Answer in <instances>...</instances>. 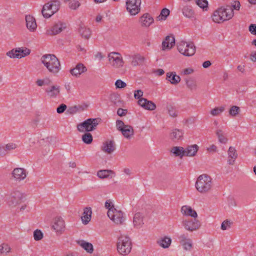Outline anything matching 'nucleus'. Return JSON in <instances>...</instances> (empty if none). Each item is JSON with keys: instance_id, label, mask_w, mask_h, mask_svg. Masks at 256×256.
<instances>
[{"instance_id": "1", "label": "nucleus", "mask_w": 256, "mask_h": 256, "mask_svg": "<svg viewBox=\"0 0 256 256\" xmlns=\"http://www.w3.org/2000/svg\"><path fill=\"white\" fill-rule=\"evenodd\" d=\"M100 121L101 119L100 118H90L77 125V128L79 132H83L85 131L86 132L82 137V140L84 143L88 144L92 142V136L88 132L96 130Z\"/></svg>"}, {"instance_id": "2", "label": "nucleus", "mask_w": 256, "mask_h": 256, "mask_svg": "<svg viewBox=\"0 0 256 256\" xmlns=\"http://www.w3.org/2000/svg\"><path fill=\"white\" fill-rule=\"evenodd\" d=\"M234 15L233 8L228 5L221 6L215 10L212 16L214 22L222 23L230 20Z\"/></svg>"}, {"instance_id": "3", "label": "nucleus", "mask_w": 256, "mask_h": 256, "mask_svg": "<svg viewBox=\"0 0 256 256\" xmlns=\"http://www.w3.org/2000/svg\"><path fill=\"white\" fill-rule=\"evenodd\" d=\"M41 62L48 72L54 74H57L61 69L60 62L54 54H48L42 56Z\"/></svg>"}, {"instance_id": "4", "label": "nucleus", "mask_w": 256, "mask_h": 256, "mask_svg": "<svg viewBox=\"0 0 256 256\" xmlns=\"http://www.w3.org/2000/svg\"><path fill=\"white\" fill-rule=\"evenodd\" d=\"M212 186V178L206 174L200 175L196 182V188L201 194H206L210 192Z\"/></svg>"}, {"instance_id": "5", "label": "nucleus", "mask_w": 256, "mask_h": 256, "mask_svg": "<svg viewBox=\"0 0 256 256\" xmlns=\"http://www.w3.org/2000/svg\"><path fill=\"white\" fill-rule=\"evenodd\" d=\"M117 249L120 254H128L132 250V242L130 238L124 235L119 236L117 242Z\"/></svg>"}, {"instance_id": "6", "label": "nucleus", "mask_w": 256, "mask_h": 256, "mask_svg": "<svg viewBox=\"0 0 256 256\" xmlns=\"http://www.w3.org/2000/svg\"><path fill=\"white\" fill-rule=\"evenodd\" d=\"M24 198L23 193L19 190H14L7 196V204L9 206L14 208L21 204Z\"/></svg>"}, {"instance_id": "7", "label": "nucleus", "mask_w": 256, "mask_h": 256, "mask_svg": "<svg viewBox=\"0 0 256 256\" xmlns=\"http://www.w3.org/2000/svg\"><path fill=\"white\" fill-rule=\"evenodd\" d=\"M60 2L56 0H52L46 4L42 10V14L44 18H49L58 11Z\"/></svg>"}, {"instance_id": "8", "label": "nucleus", "mask_w": 256, "mask_h": 256, "mask_svg": "<svg viewBox=\"0 0 256 256\" xmlns=\"http://www.w3.org/2000/svg\"><path fill=\"white\" fill-rule=\"evenodd\" d=\"M178 52L186 56H193L196 52V46L192 42L181 41L177 45Z\"/></svg>"}, {"instance_id": "9", "label": "nucleus", "mask_w": 256, "mask_h": 256, "mask_svg": "<svg viewBox=\"0 0 256 256\" xmlns=\"http://www.w3.org/2000/svg\"><path fill=\"white\" fill-rule=\"evenodd\" d=\"M108 216L116 224H122L125 220L124 213L112 206L108 211Z\"/></svg>"}, {"instance_id": "10", "label": "nucleus", "mask_w": 256, "mask_h": 256, "mask_svg": "<svg viewBox=\"0 0 256 256\" xmlns=\"http://www.w3.org/2000/svg\"><path fill=\"white\" fill-rule=\"evenodd\" d=\"M182 224L184 229L190 232H193L200 228L201 226L200 222L196 219L184 218Z\"/></svg>"}, {"instance_id": "11", "label": "nucleus", "mask_w": 256, "mask_h": 256, "mask_svg": "<svg viewBox=\"0 0 256 256\" xmlns=\"http://www.w3.org/2000/svg\"><path fill=\"white\" fill-rule=\"evenodd\" d=\"M142 0H126V8L131 16H135L140 11Z\"/></svg>"}, {"instance_id": "12", "label": "nucleus", "mask_w": 256, "mask_h": 256, "mask_svg": "<svg viewBox=\"0 0 256 256\" xmlns=\"http://www.w3.org/2000/svg\"><path fill=\"white\" fill-rule=\"evenodd\" d=\"M30 50L28 48L24 49L22 48H13L8 52L6 55L12 58H21L30 54Z\"/></svg>"}, {"instance_id": "13", "label": "nucleus", "mask_w": 256, "mask_h": 256, "mask_svg": "<svg viewBox=\"0 0 256 256\" xmlns=\"http://www.w3.org/2000/svg\"><path fill=\"white\" fill-rule=\"evenodd\" d=\"M28 172L23 168H16L11 173V178L16 182L24 180L28 175Z\"/></svg>"}, {"instance_id": "14", "label": "nucleus", "mask_w": 256, "mask_h": 256, "mask_svg": "<svg viewBox=\"0 0 256 256\" xmlns=\"http://www.w3.org/2000/svg\"><path fill=\"white\" fill-rule=\"evenodd\" d=\"M108 60L112 66L118 68L123 66L124 62L121 54L118 52H112L108 55Z\"/></svg>"}, {"instance_id": "15", "label": "nucleus", "mask_w": 256, "mask_h": 256, "mask_svg": "<svg viewBox=\"0 0 256 256\" xmlns=\"http://www.w3.org/2000/svg\"><path fill=\"white\" fill-rule=\"evenodd\" d=\"M60 86L57 84H53V83L46 87L44 91L46 95L50 98H56L60 94Z\"/></svg>"}, {"instance_id": "16", "label": "nucleus", "mask_w": 256, "mask_h": 256, "mask_svg": "<svg viewBox=\"0 0 256 256\" xmlns=\"http://www.w3.org/2000/svg\"><path fill=\"white\" fill-rule=\"evenodd\" d=\"M52 228L58 233L62 234L65 229V222L60 216L56 217L53 220Z\"/></svg>"}, {"instance_id": "17", "label": "nucleus", "mask_w": 256, "mask_h": 256, "mask_svg": "<svg viewBox=\"0 0 256 256\" xmlns=\"http://www.w3.org/2000/svg\"><path fill=\"white\" fill-rule=\"evenodd\" d=\"M66 28V24L64 23L58 22L55 24L51 28L46 30V34L48 36L57 34L62 32Z\"/></svg>"}, {"instance_id": "18", "label": "nucleus", "mask_w": 256, "mask_h": 256, "mask_svg": "<svg viewBox=\"0 0 256 256\" xmlns=\"http://www.w3.org/2000/svg\"><path fill=\"white\" fill-rule=\"evenodd\" d=\"M101 150L108 154H111L116 150V144L114 140H107L104 142Z\"/></svg>"}, {"instance_id": "19", "label": "nucleus", "mask_w": 256, "mask_h": 256, "mask_svg": "<svg viewBox=\"0 0 256 256\" xmlns=\"http://www.w3.org/2000/svg\"><path fill=\"white\" fill-rule=\"evenodd\" d=\"M138 104L144 109L148 110H153L156 108V104L152 101L148 100L145 98H141L138 101Z\"/></svg>"}, {"instance_id": "20", "label": "nucleus", "mask_w": 256, "mask_h": 256, "mask_svg": "<svg viewBox=\"0 0 256 256\" xmlns=\"http://www.w3.org/2000/svg\"><path fill=\"white\" fill-rule=\"evenodd\" d=\"M184 134L182 130L174 128L170 134V138L174 142H178L183 139Z\"/></svg>"}, {"instance_id": "21", "label": "nucleus", "mask_w": 256, "mask_h": 256, "mask_svg": "<svg viewBox=\"0 0 256 256\" xmlns=\"http://www.w3.org/2000/svg\"><path fill=\"white\" fill-rule=\"evenodd\" d=\"M25 20L27 28L30 32H34L37 28L35 18L33 16L28 14L26 16Z\"/></svg>"}, {"instance_id": "22", "label": "nucleus", "mask_w": 256, "mask_h": 256, "mask_svg": "<svg viewBox=\"0 0 256 256\" xmlns=\"http://www.w3.org/2000/svg\"><path fill=\"white\" fill-rule=\"evenodd\" d=\"M87 70L86 67L82 63L78 64L76 67L70 70V73L73 76L78 77L82 74Z\"/></svg>"}, {"instance_id": "23", "label": "nucleus", "mask_w": 256, "mask_h": 256, "mask_svg": "<svg viewBox=\"0 0 256 256\" xmlns=\"http://www.w3.org/2000/svg\"><path fill=\"white\" fill-rule=\"evenodd\" d=\"M180 211L182 214L184 216H191L194 218H196L198 216V214L196 211L188 206H182L181 208Z\"/></svg>"}, {"instance_id": "24", "label": "nucleus", "mask_w": 256, "mask_h": 256, "mask_svg": "<svg viewBox=\"0 0 256 256\" xmlns=\"http://www.w3.org/2000/svg\"><path fill=\"white\" fill-rule=\"evenodd\" d=\"M142 26L148 27L154 22V18L148 13L144 14L140 19Z\"/></svg>"}, {"instance_id": "25", "label": "nucleus", "mask_w": 256, "mask_h": 256, "mask_svg": "<svg viewBox=\"0 0 256 256\" xmlns=\"http://www.w3.org/2000/svg\"><path fill=\"white\" fill-rule=\"evenodd\" d=\"M175 39L173 36H166L165 40L162 43V50H165L166 49H171L174 45Z\"/></svg>"}, {"instance_id": "26", "label": "nucleus", "mask_w": 256, "mask_h": 256, "mask_svg": "<svg viewBox=\"0 0 256 256\" xmlns=\"http://www.w3.org/2000/svg\"><path fill=\"white\" fill-rule=\"evenodd\" d=\"M228 163L230 165H234L235 160L238 157V154L236 148L232 146H230L228 152Z\"/></svg>"}, {"instance_id": "27", "label": "nucleus", "mask_w": 256, "mask_h": 256, "mask_svg": "<svg viewBox=\"0 0 256 256\" xmlns=\"http://www.w3.org/2000/svg\"><path fill=\"white\" fill-rule=\"evenodd\" d=\"M182 11L183 15L188 18L192 19L195 18V12L190 6H183Z\"/></svg>"}, {"instance_id": "28", "label": "nucleus", "mask_w": 256, "mask_h": 256, "mask_svg": "<svg viewBox=\"0 0 256 256\" xmlns=\"http://www.w3.org/2000/svg\"><path fill=\"white\" fill-rule=\"evenodd\" d=\"M92 211L90 207H86L84 209L81 219L84 224H87L91 220Z\"/></svg>"}, {"instance_id": "29", "label": "nucleus", "mask_w": 256, "mask_h": 256, "mask_svg": "<svg viewBox=\"0 0 256 256\" xmlns=\"http://www.w3.org/2000/svg\"><path fill=\"white\" fill-rule=\"evenodd\" d=\"M198 150V146L196 144L188 146L184 149L185 156H194L196 154Z\"/></svg>"}, {"instance_id": "30", "label": "nucleus", "mask_w": 256, "mask_h": 256, "mask_svg": "<svg viewBox=\"0 0 256 256\" xmlns=\"http://www.w3.org/2000/svg\"><path fill=\"white\" fill-rule=\"evenodd\" d=\"M78 32L80 36L86 40H88L91 36V30L82 24L80 25Z\"/></svg>"}, {"instance_id": "31", "label": "nucleus", "mask_w": 256, "mask_h": 256, "mask_svg": "<svg viewBox=\"0 0 256 256\" xmlns=\"http://www.w3.org/2000/svg\"><path fill=\"white\" fill-rule=\"evenodd\" d=\"M120 132L127 139L131 138L134 134L133 128L130 125L125 126Z\"/></svg>"}, {"instance_id": "32", "label": "nucleus", "mask_w": 256, "mask_h": 256, "mask_svg": "<svg viewBox=\"0 0 256 256\" xmlns=\"http://www.w3.org/2000/svg\"><path fill=\"white\" fill-rule=\"evenodd\" d=\"M166 79L173 84H176L180 81V76L176 75L175 72H168Z\"/></svg>"}, {"instance_id": "33", "label": "nucleus", "mask_w": 256, "mask_h": 256, "mask_svg": "<svg viewBox=\"0 0 256 256\" xmlns=\"http://www.w3.org/2000/svg\"><path fill=\"white\" fill-rule=\"evenodd\" d=\"M133 222L136 227H141L144 224L142 214L140 212L136 213L134 216Z\"/></svg>"}, {"instance_id": "34", "label": "nucleus", "mask_w": 256, "mask_h": 256, "mask_svg": "<svg viewBox=\"0 0 256 256\" xmlns=\"http://www.w3.org/2000/svg\"><path fill=\"white\" fill-rule=\"evenodd\" d=\"M171 242V238L167 236L162 238L157 241V243L159 246L164 248H168Z\"/></svg>"}, {"instance_id": "35", "label": "nucleus", "mask_w": 256, "mask_h": 256, "mask_svg": "<svg viewBox=\"0 0 256 256\" xmlns=\"http://www.w3.org/2000/svg\"><path fill=\"white\" fill-rule=\"evenodd\" d=\"M80 246L84 249L86 252L92 254L94 252V247L91 243L86 242L84 240H80L78 242Z\"/></svg>"}, {"instance_id": "36", "label": "nucleus", "mask_w": 256, "mask_h": 256, "mask_svg": "<svg viewBox=\"0 0 256 256\" xmlns=\"http://www.w3.org/2000/svg\"><path fill=\"white\" fill-rule=\"evenodd\" d=\"M187 88L190 90H195L197 88L196 81L192 78H186L184 80Z\"/></svg>"}, {"instance_id": "37", "label": "nucleus", "mask_w": 256, "mask_h": 256, "mask_svg": "<svg viewBox=\"0 0 256 256\" xmlns=\"http://www.w3.org/2000/svg\"><path fill=\"white\" fill-rule=\"evenodd\" d=\"M114 174V172L112 170H98L97 173V176L100 178H106L110 176L112 178L113 176H111V174Z\"/></svg>"}, {"instance_id": "38", "label": "nucleus", "mask_w": 256, "mask_h": 256, "mask_svg": "<svg viewBox=\"0 0 256 256\" xmlns=\"http://www.w3.org/2000/svg\"><path fill=\"white\" fill-rule=\"evenodd\" d=\"M170 152H172L175 156H180V158L185 156L184 149L181 146H174L172 148Z\"/></svg>"}, {"instance_id": "39", "label": "nucleus", "mask_w": 256, "mask_h": 256, "mask_svg": "<svg viewBox=\"0 0 256 256\" xmlns=\"http://www.w3.org/2000/svg\"><path fill=\"white\" fill-rule=\"evenodd\" d=\"M166 110L170 116L173 118L177 117L178 111L176 110L175 106L170 104H167Z\"/></svg>"}, {"instance_id": "40", "label": "nucleus", "mask_w": 256, "mask_h": 256, "mask_svg": "<svg viewBox=\"0 0 256 256\" xmlns=\"http://www.w3.org/2000/svg\"><path fill=\"white\" fill-rule=\"evenodd\" d=\"M36 83L39 86H46L47 87L52 84V81L48 78H45L43 79H38Z\"/></svg>"}, {"instance_id": "41", "label": "nucleus", "mask_w": 256, "mask_h": 256, "mask_svg": "<svg viewBox=\"0 0 256 256\" xmlns=\"http://www.w3.org/2000/svg\"><path fill=\"white\" fill-rule=\"evenodd\" d=\"M225 110L224 106L216 107L210 111V114L213 116H219Z\"/></svg>"}, {"instance_id": "42", "label": "nucleus", "mask_w": 256, "mask_h": 256, "mask_svg": "<svg viewBox=\"0 0 256 256\" xmlns=\"http://www.w3.org/2000/svg\"><path fill=\"white\" fill-rule=\"evenodd\" d=\"M144 60V58L143 56L140 54H136L132 57L131 64L133 66H136L142 62Z\"/></svg>"}, {"instance_id": "43", "label": "nucleus", "mask_w": 256, "mask_h": 256, "mask_svg": "<svg viewBox=\"0 0 256 256\" xmlns=\"http://www.w3.org/2000/svg\"><path fill=\"white\" fill-rule=\"evenodd\" d=\"M233 222L232 220L226 219L224 220L221 224L220 228L222 230H226L230 229Z\"/></svg>"}, {"instance_id": "44", "label": "nucleus", "mask_w": 256, "mask_h": 256, "mask_svg": "<svg viewBox=\"0 0 256 256\" xmlns=\"http://www.w3.org/2000/svg\"><path fill=\"white\" fill-rule=\"evenodd\" d=\"M170 10L166 8H163L159 16L157 17L158 20H165L167 16L170 14Z\"/></svg>"}, {"instance_id": "45", "label": "nucleus", "mask_w": 256, "mask_h": 256, "mask_svg": "<svg viewBox=\"0 0 256 256\" xmlns=\"http://www.w3.org/2000/svg\"><path fill=\"white\" fill-rule=\"evenodd\" d=\"M216 134L220 142L224 144H226L227 142L228 139L226 138H225L224 136L223 135L222 130H218L216 131Z\"/></svg>"}, {"instance_id": "46", "label": "nucleus", "mask_w": 256, "mask_h": 256, "mask_svg": "<svg viewBox=\"0 0 256 256\" xmlns=\"http://www.w3.org/2000/svg\"><path fill=\"white\" fill-rule=\"evenodd\" d=\"M240 108L236 106H232L229 110V114L232 116H236L240 112Z\"/></svg>"}, {"instance_id": "47", "label": "nucleus", "mask_w": 256, "mask_h": 256, "mask_svg": "<svg viewBox=\"0 0 256 256\" xmlns=\"http://www.w3.org/2000/svg\"><path fill=\"white\" fill-rule=\"evenodd\" d=\"M34 238L35 240L38 241L43 238V234L40 230H36L34 232Z\"/></svg>"}, {"instance_id": "48", "label": "nucleus", "mask_w": 256, "mask_h": 256, "mask_svg": "<svg viewBox=\"0 0 256 256\" xmlns=\"http://www.w3.org/2000/svg\"><path fill=\"white\" fill-rule=\"evenodd\" d=\"M80 6V3L76 0H70L69 2V8L72 10H76Z\"/></svg>"}, {"instance_id": "49", "label": "nucleus", "mask_w": 256, "mask_h": 256, "mask_svg": "<svg viewBox=\"0 0 256 256\" xmlns=\"http://www.w3.org/2000/svg\"><path fill=\"white\" fill-rule=\"evenodd\" d=\"M4 146L6 154H7L9 152L16 149L17 146L16 144L10 142L6 144Z\"/></svg>"}, {"instance_id": "50", "label": "nucleus", "mask_w": 256, "mask_h": 256, "mask_svg": "<svg viewBox=\"0 0 256 256\" xmlns=\"http://www.w3.org/2000/svg\"><path fill=\"white\" fill-rule=\"evenodd\" d=\"M10 250V246L6 244H3L0 245V254H3L4 252H9Z\"/></svg>"}, {"instance_id": "51", "label": "nucleus", "mask_w": 256, "mask_h": 256, "mask_svg": "<svg viewBox=\"0 0 256 256\" xmlns=\"http://www.w3.org/2000/svg\"><path fill=\"white\" fill-rule=\"evenodd\" d=\"M196 4L198 6L202 8H206L208 5V2L206 0H196Z\"/></svg>"}, {"instance_id": "52", "label": "nucleus", "mask_w": 256, "mask_h": 256, "mask_svg": "<svg viewBox=\"0 0 256 256\" xmlns=\"http://www.w3.org/2000/svg\"><path fill=\"white\" fill-rule=\"evenodd\" d=\"M115 86L116 88H125L126 86V84L122 80H118L115 82Z\"/></svg>"}, {"instance_id": "53", "label": "nucleus", "mask_w": 256, "mask_h": 256, "mask_svg": "<svg viewBox=\"0 0 256 256\" xmlns=\"http://www.w3.org/2000/svg\"><path fill=\"white\" fill-rule=\"evenodd\" d=\"M181 244L183 246L186 250H190L192 248V242L191 240L181 243Z\"/></svg>"}, {"instance_id": "54", "label": "nucleus", "mask_w": 256, "mask_h": 256, "mask_svg": "<svg viewBox=\"0 0 256 256\" xmlns=\"http://www.w3.org/2000/svg\"><path fill=\"white\" fill-rule=\"evenodd\" d=\"M178 240H180V242L181 244V243H182V242H186L188 240H189L190 239L188 238V234H180L178 236Z\"/></svg>"}, {"instance_id": "55", "label": "nucleus", "mask_w": 256, "mask_h": 256, "mask_svg": "<svg viewBox=\"0 0 256 256\" xmlns=\"http://www.w3.org/2000/svg\"><path fill=\"white\" fill-rule=\"evenodd\" d=\"M126 126V125H125L124 122L121 120H117L116 122V128L120 131H121L122 129H123Z\"/></svg>"}, {"instance_id": "56", "label": "nucleus", "mask_w": 256, "mask_h": 256, "mask_svg": "<svg viewBox=\"0 0 256 256\" xmlns=\"http://www.w3.org/2000/svg\"><path fill=\"white\" fill-rule=\"evenodd\" d=\"M66 106L65 104H62L57 108L56 112L58 114H62L66 110Z\"/></svg>"}, {"instance_id": "57", "label": "nucleus", "mask_w": 256, "mask_h": 256, "mask_svg": "<svg viewBox=\"0 0 256 256\" xmlns=\"http://www.w3.org/2000/svg\"><path fill=\"white\" fill-rule=\"evenodd\" d=\"M144 92L142 90H135L134 92V97L136 99H138V100L141 98L142 96H143Z\"/></svg>"}, {"instance_id": "58", "label": "nucleus", "mask_w": 256, "mask_h": 256, "mask_svg": "<svg viewBox=\"0 0 256 256\" xmlns=\"http://www.w3.org/2000/svg\"><path fill=\"white\" fill-rule=\"evenodd\" d=\"M248 30L250 33L256 36V24H250L248 27Z\"/></svg>"}, {"instance_id": "59", "label": "nucleus", "mask_w": 256, "mask_h": 256, "mask_svg": "<svg viewBox=\"0 0 256 256\" xmlns=\"http://www.w3.org/2000/svg\"><path fill=\"white\" fill-rule=\"evenodd\" d=\"M232 6V8L236 10H239L240 4V2L238 1H235L232 4V6Z\"/></svg>"}, {"instance_id": "60", "label": "nucleus", "mask_w": 256, "mask_h": 256, "mask_svg": "<svg viewBox=\"0 0 256 256\" xmlns=\"http://www.w3.org/2000/svg\"><path fill=\"white\" fill-rule=\"evenodd\" d=\"M194 70L192 68H186L182 70V73L184 75H188L192 74L194 72Z\"/></svg>"}, {"instance_id": "61", "label": "nucleus", "mask_w": 256, "mask_h": 256, "mask_svg": "<svg viewBox=\"0 0 256 256\" xmlns=\"http://www.w3.org/2000/svg\"><path fill=\"white\" fill-rule=\"evenodd\" d=\"M127 110H124L121 108H119L117 110V114L119 116H124L126 114Z\"/></svg>"}, {"instance_id": "62", "label": "nucleus", "mask_w": 256, "mask_h": 256, "mask_svg": "<svg viewBox=\"0 0 256 256\" xmlns=\"http://www.w3.org/2000/svg\"><path fill=\"white\" fill-rule=\"evenodd\" d=\"M78 108L76 106H72L68 108V112L70 114H75L78 112Z\"/></svg>"}, {"instance_id": "63", "label": "nucleus", "mask_w": 256, "mask_h": 256, "mask_svg": "<svg viewBox=\"0 0 256 256\" xmlns=\"http://www.w3.org/2000/svg\"><path fill=\"white\" fill-rule=\"evenodd\" d=\"M250 60L253 62H256V52H252L250 56Z\"/></svg>"}, {"instance_id": "64", "label": "nucleus", "mask_w": 256, "mask_h": 256, "mask_svg": "<svg viewBox=\"0 0 256 256\" xmlns=\"http://www.w3.org/2000/svg\"><path fill=\"white\" fill-rule=\"evenodd\" d=\"M216 146L212 144L210 147L208 148L207 150L209 152H215L216 150Z\"/></svg>"}]
</instances>
